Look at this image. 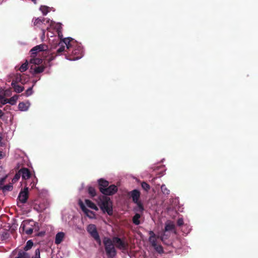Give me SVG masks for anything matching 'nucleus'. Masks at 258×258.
Instances as JSON below:
<instances>
[{
    "label": "nucleus",
    "instance_id": "f257e3e1",
    "mask_svg": "<svg viewBox=\"0 0 258 258\" xmlns=\"http://www.w3.org/2000/svg\"><path fill=\"white\" fill-rule=\"evenodd\" d=\"M98 205L103 213L106 212L109 215L113 214L112 203L110 198L105 196L100 197Z\"/></svg>",
    "mask_w": 258,
    "mask_h": 258
},
{
    "label": "nucleus",
    "instance_id": "f03ea898",
    "mask_svg": "<svg viewBox=\"0 0 258 258\" xmlns=\"http://www.w3.org/2000/svg\"><path fill=\"white\" fill-rule=\"evenodd\" d=\"M105 252L108 258H114L117 254L114 242L112 239L107 237H104L103 239Z\"/></svg>",
    "mask_w": 258,
    "mask_h": 258
},
{
    "label": "nucleus",
    "instance_id": "7ed1b4c3",
    "mask_svg": "<svg viewBox=\"0 0 258 258\" xmlns=\"http://www.w3.org/2000/svg\"><path fill=\"white\" fill-rule=\"evenodd\" d=\"M30 52V57H36L38 55L39 56V53H41L44 57H46L47 55H48L50 53V51L48 50V46L44 44L35 46L31 49Z\"/></svg>",
    "mask_w": 258,
    "mask_h": 258
},
{
    "label": "nucleus",
    "instance_id": "20e7f679",
    "mask_svg": "<svg viewBox=\"0 0 258 258\" xmlns=\"http://www.w3.org/2000/svg\"><path fill=\"white\" fill-rule=\"evenodd\" d=\"M71 51L68 53L69 55H66V58L70 60H76L81 58L82 56V48L81 46L77 47H72L71 46Z\"/></svg>",
    "mask_w": 258,
    "mask_h": 258
},
{
    "label": "nucleus",
    "instance_id": "39448f33",
    "mask_svg": "<svg viewBox=\"0 0 258 258\" xmlns=\"http://www.w3.org/2000/svg\"><path fill=\"white\" fill-rule=\"evenodd\" d=\"M73 40V39L72 38H65L62 41H60L59 43L60 47L56 51L57 53L59 54L63 51H67L68 53H69L71 48V42Z\"/></svg>",
    "mask_w": 258,
    "mask_h": 258
},
{
    "label": "nucleus",
    "instance_id": "423d86ee",
    "mask_svg": "<svg viewBox=\"0 0 258 258\" xmlns=\"http://www.w3.org/2000/svg\"><path fill=\"white\" fill-rule=\"evenodd\" d=\"M35 222L33 220H25L24 221L20 227V230L22 232H25L27 235H30L33 231V226Z\"/></svg>",
    "mask_w": 258,
    "mask_h": 258
},
{
    "label": "nucleus",
    "instance_id": "0eeeda50",
    "mask_svg": "<svg viewBox=\"0 0 258 258\" xmlns=\"http://www.w3.org/2000/svg\"><path fill=\"white\" fill-rule=\"evenodd\" d=\"M55 56H53L51 54V55L49 56L48 58L45 59L44 64L39 66H35L34 68H33V67L32 66L31 67V70H33V74H38L42 73L47 66L49 67L51 66L50 62L53 60Z\"/></svg>",
    "mask_w": 258,
    "mask_h": 258
},
{
    "label": "nucleus",
    "instance_id": "6e6552de",
    "mask_svg": "<svg viewBox=\"0 0 258 258\" xmlns=\"http://www.w3.org/2000/svg\"><path fill=\"white\" fill-rule=\"evenodd\" d=\"M87 231L90 235L96 240V241L100 245L101 243L98 232L97 230L96 226L94 224H89L87 227Z\"/></svg>",
    "mask_w": 258,
    "mask_h": 258
},
{
    "label": "nucleus",
    "instance_id": "1a4fd4ad",
    "mask_svg": "<svg viewBox=\"0 0 258 258\" xmlns=\"http://www.w3.org/2000/svg\"><path fill=\"white\" fill-rule=\"evenodd\" d=\"M113 241L116 247L119 249L125 250L128 248V243L118 237H113Z\"/></svg>",
    "mask_w": 258,
    "mask_h": 258
},
{
    "label": "nucleus",
    "instance_id": "9d476101",
    "mask_svg": "<svg viewBox=\"0 0 258 258\" xmlns=\"http://www.w3.org/2000/svg\"><path fill=\"white\" fill-rule=\"evenodd\" d=\"M28 198V187L25 186L23 190H21L18 196V199L19 201L24 204L26 203Z\"/></svg>",
    "mask_w": 258,
    "mask_h": 258
},
{
    "label": "nucleus",
    "instance_id": "9b49d317",
    "mask_svg": "<svg viewBox=\"0 0 258 258\" xmlns=\"http://www.w3.org/2000/svg\"><path fill=\"white\" fill-rule=\"evenodd\" d=\"M127 195L132 199L133 202L134 203H137V202L140 201L139 199L140 198L141 193L138 189H134L128 192Z\"/></svg>",
    "mask_w": 258,
    "mask_h": 258
},
{
    "label": "nucleus",
    "instance_id": "f8f14e48",
    "mask_svg": "<svg viewBox=\"0 0 258 258\" xmlns=\"http://www.w3.org/2000/svg\"><path fill=\"white\" fill-rule=\"evenodd\" d=\"M118 190V188L114 184L110 185L108 186L105 189H103L104 191L103 194L105 196H111L115 194Z\"/></svg>",
    "mask_w": 258,
    "mask_h": 258
},
{
    "label": "nucleus",
    "instance_id": "ddd939ff",
    "mask_svg": "<svg viewBox=\"0 0 258 258\" xmlns=\"http://www.w3.org/2000/svg\"><path fill=\"white\" fill-rule=\"evenodd\" d=\"M19 170L23 179L26 180L31 177V173L29 169L23 167Z\"/></svg>",
    "mask_w": 258,
    "mask_h": 258
},
{
    "label": "nucleus",
    "instance_id": "4468645a",
    "mask_svg": "<svg viewBox=\"0 0 258 258\" xmlns=\"http://www.w3.org/2000/svg\"><path fill=\"white\" fill-rule=\"evenodd\" d=\"M98 185L99 190L102 193L104 191L103 189H105L109 185V182L104 179L101 178L98 180Z\"/></svg>",
    "mask_w": 258,
    "mask_h": 258
},
{
    "label": "nucleus",
    "instance_id": "2eb2a0df",
    "mask_svg": "<svg viewBox=\"0 0 258 258\" xmlns=\"http://www.w3.org/2000/svg\"><path fill=\"white\" fill-rule=\"evenodd\" d=\"M79 205L82 210L86 214L87 216L91 217L92 216H94V213L92 211L88 209L82 201L79 202Z\"/></svg>",
    "mask_w": 258,
    "mask_h": 258
},
{
    "label": "nucleus",
    "instance_id": "dca6fc26",
    "mask_svg": "<svg viewBox=\"0 0 258 258\" xmlns=\"http://www.w3.org/2000/svg\"><path fill=\"white\" fill-rule=\"evenodd\" d=\"M166 232H163V233L161 236H158V238H160L163 243L167 245H169L171 243L169 241L167 240L168 238V234H166Z\"/></svg>",
    "mask_w": 258,
    "mask_h": 258
},
{
    "label": "nucleus",
    "instance_id": "f3484780",
    "mask_svg": "<svg viewBox=\"0 0 258 258\" xmlns=\"http://www.w3.org/2000/svg\"><path fill=\"white\" fill-rule=\"evenodd\" d=\"M30 106V103L29 102H20L18 105V108L20 110L22 111H27Z\"/></svg>",
    "mask_w": 258,
    "mask_h": 258
},
{
    "label": "nucleus",
    "instance_id": "a211bd4d",
    "mask_svg": "<svg viewBox=\"0 0 258 258\" xmlns=\"http://www.w3.org/2000/svg\"><path fill=\"white\" fill-rule=\"evenodd\" d=\"M135 204L137 205V206L134 208V211H135L136 212H138L140 214L143 213L145 209L141 201H139L137 202V203Z\"/></svg>",
    "mask_w": 258,
    "mask_h": 258
},
{
    "label": "nucleus",
    "instance_id": "6ab92c4d",
    "mask_svg": "<svg viewBox=\"0 0 258 258\" xmlns=\"http://www.w3.org/2000/svg\"><path fill=\"white\" fill-rule=\"evenodd\" d=\"M175 230V225L171 222H168L165 223L164 232L172 231Z\"/></svg>",
    "mask_w": 258,
    "mask_h": 258
},
{
    "label": "nucleus",
    "instance_id": "aec40b11",
    "mask_svg": "<svg viewBox=\"0 0 258 258\" xmlns=\"http://www.w3.org/2000/svg\"><path fill=\"white\" fill-rule=\"evenodd\" d=\"M64 236V234L63 232H58L56 234L55 236V243L56 244H58L60 243Z\"/></svg>",
    "mask_w": 258,
    "mask_h": 258
},
{
    "label": "nucleus",
    "instance_id": "412c9836",
    "mask_svg": "<svg viewBox=\"0 0 258 258\" xmlns=\"http://www.w3.org/2000/svg\"><path fill=\"white\" fill-rule=\"evenodd\" d=\"M11 86L13 88L14 91L18 93L23 92L24 90V87L23 86L18 84H15L14 83H12Z\"/></svg>",
    "mask_w": 258,
    "mask_h": 258
},
{
    "label": "nucleus",
    "instance_id": "4be33fe9",
    "mask_svg": "<svg viewBox=\"0 0 258 258\" xmlns=\"http://www.w3.org/2000/svg\"><path fill=\"white\" fill-rule=\"evenodd\" d=\"M30 62L35 65H39L42 63V59L39 57H30Z\"/></svg>",
    "mask_w": 258,
    "mask_h": 258
},
{
    "label": "nucleus",
    "instance_id": "5701e85b",
    "mask_svg": "<svg viewBox=\"0 0 258 258\" xmlns=\"http://www.w3.org/2000/svg\"><path fill=\"white\" fill-rule=\"evenodd\" d=\"M85 204H86V205L90 208L93 209L95 211L98 210V208L97 207V206L94 203H93L91 201L87 199V200H85Z\"/></svg>",
    "mask_w": 258,
    "mask_h": 258
},
{
    "label": "nucleus",
    "instance_id": "b1692460",
    "mask_svg": "<svg viewBox=\"0 0 258 258\" xmlns=\"http://www.w3.org/2000/svg\"><path fill=\"white\" fill-rule=\"evenodd\" d=\"M24 83L22 79V76L20 74L17 73L15 75L14 78L13 79L12 83H14L15 84H18V83Z\"/></svg>",
    "mask_w": 258,
    "mask_h": 258
},
{
    "label": "nucleus",
    "instance_id": "393cba45",
    "mask_svg": "<svg viewBox=\"0 0 258 258\" xmlns=\"http://www.w3.org/2000/svg\"><path fill=\"white\" fill-rule=\"evenodd\" d=\"M141 217V215L140 213H136V214L134 216L132 219L133 222L136 225H139L140 224L141 222L140 221V218Z\"/></svg>",
    "mask_w": 258,
    "mask_h": 258
},
{
    "label": "nucleus",
    "instance_id": "a878e982",
    "mask_svg": "<svg viewBox=\"0 0 258 258\" xmlns=\"http://www.w3.org/2000/svg\"><path fill=\"white\" fill-rule=\"evenodd\" d=\"M30 254L26 251L20 250L18 253V255L15 258H30Z\"/></svg>",
    "mask_w": 258,
    "mask_h": 258
},
{
    "label": "nucleus",
    "instance_id": "bb28decb",
    "mask_svg": "<svg viewBox=\"0 0 258 258\" xmlns=\"http://www.w3.org/2000/svg\"><path fill=\"white\" fill-rule=\"evenodd\" d=\"M56 31L57 32L58 36L60 39V41H62L64 38H62V34L61 32L62 27L60 24H57L56 26Z\"/></svg>",
    "mask_w": 258,
    "mask_h": 258
},
{
    "label": "nucleus",
    "instance_id": "cd10ccee",
    "mask_svg": "<svg viewBox=\"0 0 258 258\" xmlns=\"http://www.w3.org/2000/svg\"><path fill=\"white\" fill-rule=\"evenodd\" d=\"M28 61L27 60H26L25 62L23 63L20 67L19 68V70L21 72H24L28 69Z\"/></svg>",
    "mask_w": 258,
    "mask_h": 258
},
{
    "label": "nucleus",
    "instance_id": "c85d7f7f",
    "mask_svg": "<svg viewBox=\"0 0 258 258\" xmlns=\"http://www.w3.org/2000/svg\"><path fill=\"white\" fill-rule=\"evenodd\" d=\"M19 98V95H15L10 99H9V103L13 105H15Z\"/></svg>",
    "mask_w": 258,
    "mask_h": 258
},
{
    "label": "nucleus",
    "instance_id": "c756f323",
    "mask_svg": "<svg viewBox=\"0 0 258 258\" xmlns=\"http://www.w3.org/2000/svg\"><path fill=\"white\" fill-rule=\"evenodd\" d=\"M33 245V241L31 240H28L27 242L26 245L24 247V250L25 251H27V250H29L31 248V247H32Z\"/></svg>",
    "mask_w": 258,
    "mask_h": 258
},
{
    "label": "nucleus",
    "instance_id": "7c9ffc66",
    "mask_svg": "<svg viewBox=\"0 0 258 258\" xmlns=\"http://www.w3.org/2000/svg\"><path fill=\"white\" fill-rule=\"evenodd\" d=\"M88 193L92 197H95L96 195V189H95L94 187H92V186H89L88 187Z\"/></svg>",
    "mask_w": 258,
    "mask_h": 258
},
{
    "label": "nucleus",
    "instance_id": "2f4dec72",
    "mask_svg": "<svg viewBox=\"0 0 258 258\" xmlns=\"http://www.w3.org/2000/svg\"><path fill=\"white\" fill-rule=\"evenodd\" d=\"M49 7L46 6H41L40 10L42 12L43 15L45 16L49 12Z\"/></svg>",
    "mask_w": 258,
    "mask_h": 258
},
{
    "label": "nucleus",
    "instance_id": "473e14b6",
    "mask_svg": "<svg viewBox=\"0 0 258 258\" xmlns=\"http://www.w3.org/2000/svg\"><path fill=\"white\" fill-rule=\"evenodd\" d=\"M156 236H150L149 238V242L151 243L152 246H156L157 241H156Z\"/></svg>",
    "mask_w": 258,
    "mask_h": 258
},
{
    "label": "nucleus",
    "instance_id": "72a5a7b5",
    "mask_svg": "<svg viewBox=\"0 0 258 258\" xmlns=\"http://www.w3.org/2000/svg\"><path fill=\"white\" fill-rule=\"evenodd\" d=\"M141 186L142 188L146 191H148L150 189V185L145 181H143L141 183Z\"/></svg>",
    "mask_w": 258,
    "mask_h": 258
},
{
    "label": "nucleus",
    "instance_id": "f704fd0d",
    "mask_svg": "<svg viewBox=\"0 0 258 258\" xmlns=\"http://www.w3.org/2000/svg\"><path fill=\"white\" fill-rule=\"evenodd\" d=\"M161 189L163 194L168 195L169 194L170 190L166 187L165 184H162L161 186Z\"/></svg>",
    "mask_w": 258,
    "mask_h": 258
},
{
    "label": "nucleus",
    "instance_id": "c9c22d12",
    "mask_svg": "<svg viewBox=\"0 0 258 258\" xmlns=\"http://www.w3.org/2000/svg\"><path fill=\"white\" fill-rule=\"evenodd\" d=\"M13 185L11 184H9L2 187V189H3L4 191H11L13 189Z\"/></svg>",
    "mask_w": 258,
    "mask_h": 258
},
{
    "label": "nucleus",
    "instance_id": "e433bc0d",
    "mask_svg": "<svg viewBox=\"0 0 258 258\" xmlns=\"http://www.w3.org/2000/svg\"><path fill=\"white\" fill-rule=\"evenodd\" d=\"M45 21V19L44 18H37L35 19V20L34 22V25L35 26H37L38 25H39L40 24L43 23Z\"/></svg>",
    "mask_w": 258,
    "mask_h": 258
},
{
    "label": "nucleus",
    "instance_id": "4c0bfd02",
    "mask_svg": "<svg viewBox=\"0 0 258 258\" xmlns=\"http://www.w3.org/2000/svg\"><path fill=\"white\" fill-rule=\"evenodd\" d=\"M37 182V179L35 176H34L33 178H32V181L30 182L29 185L31 186L32 188H34Z\"/></svg>",
    "mask_w": 258,
    "mask_h": 258
},
{
    "label": "nucleus",
    "instance_id": "58836bf2",
    "mask_svg": "<svg viewBox=\"0 0 258 258\" xmlns=\"http://www.w3.org/2000/svg\"><path fill=\"white\" fill-rule=\"evenodd\" d=\"M32 87H30L26 91V92L24 94H22V95H24L26 96H29L30 95H32Z\"/></svg>",
    "mask_w": 258,
    "mask_h": 258
},
{
    "label": "nucleus",
    "instance_id": "ea45409f",
    "mask_svg": "<svg viewBox=\"0 0 258 258\" xmlns=\"http://www.w3.org/2000/svg\"><path fill=\"white\" fill-rule=\"evenodd\" d=\"M155 249L159 253H161L163 252V247L161 245H158L156 244V246H153Z\"/></svg>",
    "mask_w": 258,
    "mask_h": 258
},
{
    "label": "nucleus",
    "instance_id": "a19ab883",
    "mask_svg": "<svg viewBox=\"0 0 258 258\" xmlns=\"http://www.w3.org/2000/svg\"><path fill=\"white\" fill-rule=\"evenodd\" d=\"M21 176V174L20 173V170H19V171L14 176V177L13 179V181L14 182L17 181L20 179Z\"/></svg>",
    "mask_w": 258,
    "mask_h": 258
},
{
    "label": "nucleus",
    "instance_id": "79ce46f5",
    "mask_svg": "<svg viewBox=\"0 0 258 258\" xmlns=\"http://www.w3.org/2000/svg\"><path fill=\"white\" fill-rule=\"evenodd\" d=\"M32 258H41L40 250L39 248H37L35 251V255L32 257Z\"/></svg>",
    "mask_w": 258,
    "mask_h": 258
},
{
    "label": "nucleus",
    "instance_id": "37998d69",
    "mask_svg": "<svg viewBox=\"0 0 258 258\" xmlns=\"http://www.w3.org/2000/svg\"><path fill=\"white\" fill-rule=\"evenodd\" d=\"M0 100H1V103L3 105H5V104L9 103V99L5 98H4L3 97H2L1 98Z\"/></svg>",
    "mask_w": 258,
    "mask_h": 258
},
{
    "label": "nucleus",
    "instance_id": "c03bdc74",
    "mask_svg": "<svg viewBox=\"0 0 258 258\" xmlns=\"http://www.w3.org/2000/svg\"><path fill=\"white\" fill-rule=\"evenodd\" d=\"M183 223H184L183 220L182 218H179L178 219V220L177 221V224L178 226H181L183 224Z\"/></svg>",
    "mask_w": 258,
    "mask_h": 258
},
{
    "label": "nucleus",
    "instance_id": "a18cd8bd",
    "mask_svg": "<svg viewBox=\"0 0 258 258\" xmlns=\"http://www.w3.org/2000/svg\"><path fill=\"white\" fill-rule=\"evenodd\" d=\"M7 178V176H5L3 178H2L0 179V185H2L3 184V182L5 181V180H6V178Z\"/></svg>",
    "mask_w": 258,
    "mask_h": 258
},
{
    "label": "nucleus",
    "instance_id": "49530a36",
    "mask_svg": "<svg viewBox=\"0 0 258 258\" xmlns=\"http://www.w3.org/2000/svg\"><path fill=\"white\" fill-rule=\"evenodd\" d=\"M149 234H150V236H156L155 234L152 231H150L149 232Z\"/></svg>",
    "mask_w": 258,
    "mask_h": 258
},
{
    "label": "nucleus",
    "instance_id": "de8ad7c7",
    "mask_svg": "<svg viewBox=\"0 0 258 258\" xmlns=\"http://www.w3.org/2000/svg\"><path fill=\"white\" fill-rule=\"evenodd\" d=\"M10 108H11V106H9V105H7L5 108H4V109L5 110H7L8 109H10Z\"/></svg>",
    "mask_w": 258,
    "mask_h": 258
},
{
    "label": "nucleus",
    "instance_id": "09e8293b",
    "mask_svg": "<svg viewBox=\"0 0 258 258\" xmlns=\"http://www.w3.org/2000/svg\"><path fill=\"white\" fill-rule=\"evenodd\" d=\"M42 37H44L45 36V30L44 29L42 30Z\"/></svg>",
    "mask_w": 258,
    "mask_h": 258
},
{
    "label": "nucleus",
    "instance_id": "8fccbe9b",
    "mask_svg": "<svg viewBox=\"0 0 258 258\" xmlns=\"http://www.w3.org/2000/svg\"><path fill=\"white\" fill-rule=\"evenodd\" d=\"M4 115V113L3 112L2 110L0 109V117H2Z\"/></svg>",
    "mask_w": 258,
    "mask_h": 258
},
{
    "label": "nucleus",
    "instance_id": "3c124183",
    "mask_svg": "<svg viewBox=\"0 0 258 258\" xmlns=\"http://www.w3.org/2000/svg\"><path fill=\"white\" fill-rule=\"evenodd\" d=\"M31 1H32L35 4H36V0H31Z\"/></svg>",
    "mask_w": 258,
    "mask_h": 258
},
{
    "label": "nucleus",
    "instance_id": "603ef678",
    "mask_svg": "<svg viewBox=\"0 0 258 258\" xmlns=\"http://www.w3.org/2000/svg\"><path fill=\"white\" fill-rule=\"evenodd\" d=\"M2 189V186H0V190Z\"/></svg>",
    "mask_w": 258,
    "mask_h": 258
}]
</instances>
